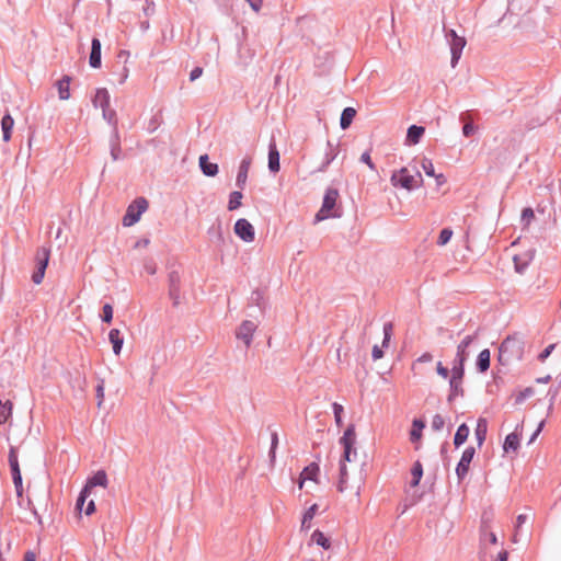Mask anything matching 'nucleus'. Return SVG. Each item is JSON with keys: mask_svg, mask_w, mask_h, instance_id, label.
<instances>
[{"mask_svg": "<svg viewBox=\"0 0 561 561\" xmlns=\"http://www.w3.org/2000/svg\"><path fill=\"white\" fill-rule=\"evenodd\" d=\"M411 474H412V480H411L410 484L412 488H415L419 485V483L423 477V466L419 460L413 463V467L411 469Z\"/></svg>", "mask_w": 561, "mask_h": 561, "instance_id": "obj_35", "label": "nucleus"}, {"mask_svg": "<svg viewBox=\"0 0 561 561\" xmlns=\"http://www.w3.org/2000/svg\"><path fill=\"white\" fill-rule=\"evenodd\" d=\"M390 182L396 187L412 191L421 186L423 179L420 172H416V175H412L407 168H401L392 173Z\"/></svg>", "mask_w": 561, "mask_h": 561, "instance_id": "obj_4", "label": "nucleus"}, {"mask_svg": "<svg viewBox=\"0 0 561 561\" xmlns=\"http://www.w3.org/2000/svg\"><path fill=\"white\" fill-rule=\"evenodd\" d=\"M336 156H337V146L333 145L331 141H328L323 161H322L321 165L317 169V171L324 172L328 169V167L331 164V162L336 158Z\"/></svg>", "mask_w": 561, "mask_h": 561, "instance_id": "obj_19", "label": "nucleus"}, {"mask_svg": "<svg viewBox=\"0 0 561 561\" xmlns=\"http://www.w3.org/2000/svg\"><path fill=\"white\" fill-rule=\"evenodd\" d=\"M445 425L444 417L440 414H435L432 419V428L435 432H439L443 430Z\"/></svg>", "mask_w": 561, "mask_h": 561, "instance_id": "obj_49", "label": "nucleus"}, {"mask_svg": "<svg viewBox=\"0 0 561 561\" xmlns=\"http://www.w3.org/2000/svg\"><path fill=\"white\" fill-rule=\"evenodd\" d=\"M490 357L489 348H484L478 354L476 366L479 373H485L490 368Z\"/></svg>", "mask_w": 561, "mask_h": 561, "instance_id": "obj_24", "label": "nucleus"}, {"mask_svg": "<svg viewBox=\"0 0 561 561\" xmlns=\"http://www.w3.org/2000/svg\"><path fill=\"white\" fill-rule=\"evenodd\" d=\"M277 445H278V435H277V433L274 432L271 437V448H270V458L272 461L275 460V450L277 448Z\"/></svg>", "mask_w": 561, "mask_h": 561, "instance_id": "obj_51", "label": "nucleus"}, {"mask_svg": "<svg viewBox=\"0 0 561 561\" xmlns=\"http://www.w3.org/2000/svg\"><path fill=\"white\" fill-rule=\"evenodd\" d=\"M11 411V403L8 401L3 403L0 400V425L4 424L9 417Z\"/></svg>", "mask_w": 561, "mask_h": 561, "instance_id": "obj_43", "label": "nucleus"}, {"mask_svg": "<svg viewBox=\"0 0 561 561\" xmlns=\"http://www.w3.org/2000/svg\"><path fill=\"white\" fill-rule=\"evenodd\" d=\"M95 391H96V398H98V405L100 407L104 400V381L103 380H101L98 383Z\"/></svg>", "mask_w": 561, "mask_h": 561, "instance_id": "obj_55", "label": "nucleus"}, {"mask_svg": "<svg viewBox=\"0 0 561 561\" xmlns=\"http://www.w3.org/2000/svg\"><path fill=\"white\" fill-rule=\"evenodd\" d=\"M477 339L478 331H476L473 334L466 335L462 339V341L457 346V352L453 360V365L465 367V364L470 356L469 348L477 341Z\"/></svg>", "mask_w": 561, "mask_h": 561, "instance_id": "obj_10", "label": "nucleus"}, {"mask_svg": "<svg viewBox=\"0 0 561 561\" xmlns=\"http://www.w3.org/2000/svg\"><path fill=\"white\" fill-rule=\"evenodd\" d=\"M108 483L107 474L104 470L96 471L92 477L88 478L84 489L91 493V490L95 486L106 488Z\"/></svg>", "mask_w": 561, "mask_h": 561, "instance_id": "obj_16", "label": "nucleus"}, {"mask_svg": "<svg viewBox=\"0 0 561 561\" xmlns=\"http://www.w3.org/2000/svg\"><path fill=\"white\" fill-rule=\"evenodd\" d=\"M144 270L150 274V275H154L157 273V264L156 262L152 260V259H147L145 262H144Z\"/></svg>", "mask_w": 561, "mask_h": 561, "instance_id": "obj_52", "label": "nucleus"}, {"mask_svg": "<svg viewBox=\"0 0 561 561\" xmlns=\"http://www.w3.org/2000/svg\"><path fill=\"white\" fill-rule=\"evenodd\" d=\"M318 510L317 504H312L304 514L302 520H301V528L302 529H309L310 528V522L314 517V514Z\"/></svg>", "mask_w": 561, "mask_h": 561, "instance_id": "obj_37", "label": "nucleus"}, {"mask_svg": "<svg viewBox=\"0 0 561 561\" xmlns=\"http://www.w3.org/2000/svg\"><path fill=\"white\" fill-rule=\"evenodd\" d=\"M383 340H382V345L381 347L382 348H387L389 346V343H390V340H391V336H392V332H393V324L392 322H386L383 324Z\"/></svg>", "mask_w": 561, "mask_h": 561, "instance_id": "obj_40", "label": "nucleus"}, {"mask_svg": "<svg viewBox=\"0 0 561 561\" xmlns=\"http://www.w3.org/2000/svg\"><path fill=\"white\" fill-rule=\"evenodd\" d=\"M121 147V136L118 131V127L112 128V133L110 136V149L111 148H119Z\"/></svg>", "mask_w": 561, "mask_h": 561, "instance_id": "obj_47", "label": "nucleus"}, {"mask_svg": "<svg viewBox=\"0 0 561 561\" xmlns=\"http://www.w3.org/2000/svg\"><path fill=\"white\" fill-rule=\"evenodd\" d=\"M356 443V433H355V425L350 424L346 430L344 431L343 436L340 438V444L342 445L344 453H343V460L340 465V479L337 482V491L343 493L347 489V468L344 461L351 462L353 460V457L355 458L357 453L354 448Z\"/></svg>", "mask_w": 561, "mask_h": 561, "instance_id": "obj_1", "label": "nucleus"}, {"mask_svg": "<svg viewBox=\"0 0 561 561\" xmlns=\"http://www.w3.org/2000/svg\"><path fill=\"white\" fill-rule=\"evenodd\" d=\"M111 157L113 161H117L122 158V148H111L110 149Z\"/></svg>", "mask_w": 561, "mask_h": 561, "instance_id": "obj_64", "label": "nucleus"}, {"mask_svg": "<svg viewBox=\"0 0 561 561\" xmlns=\"http://www.w3.org/2000/svg\"><path fill=\"white\" fill-rule=\"evenodd\" d=\"M554 346H556L554 344H550V345H548V346H547V347H546V348H545V350L539 354V356H538L539 360H540V362L546 360V359L550 356V354L552 353V351L554 350Z\"/></svg>", "mask_w": 561, "mask_h": 561, "instance_id": "obj_57", "label": "nucleus"}, {"mask_svg": "<svg viewBox=\"0 0 561 561\" xmlns=\"http://www.w3.org/2000/svg\"><path fill=\"white\" fill-rule=\"evenodd\" d=\"M279 169V151L277 149L275 139L272 138L268 144V170L272 173H277Z\"/></svg>", "mask_w": 561, "mask_h": 561, "instance_id": "obj_15", "label": "nucleus"}, {"mask_svg": "<svg viewBox=\"0 0 561 561\" xmlns=\"http://www.w3.org/2000/svg\"><path fill=\"white\" fill-rule=\"evenodd\" d=\"M319 471H320L319 466L316 462H311L310 465L305 467V469L302 470V472L300 474L301 480H300L299 486L302 488V484L306 480L316 481V478H317Z\"/></svg>", "mask_w": 561, "mask_h": 561, "instance_id": "obj_23", "label": "nucleus"}, {"mask_svg": "<svg viewBox=\"0 0 561 561\" xmlns=\"http://www.w3.org/2000/svg\"><path fill=\"white\" fill-rule=\"evenodd\" d=\"M474 131L476 126L471 122L466 123L462 127V134L465 137H470L471 135H473Z\"/></svg>", "mask_w": 561, "mask_h": 561, "instance_id": "obj_59", "label": "nucleus"}, {"mask_svg": "<svg viewBox=\"0 0 561 561\" xmlns=\"http://www.w3.org/2000/svg\"><path fill=\"white\" fill-rule=\"evenodd\" d=\"M234 233L244 242H252L255 237L254 227L245 218H240L236 221Z\"/></svg>", "mask_w": 561, "mask_h": 561, "instance_id": "obj_14", "label": "nucleus"}, {"mask_svg": "<svg viewBox=\"0 0 561 561\" xmlns=\"http://www.w3.org/2000/svg\"><path fill=\"white\" fill-rule=\"evenodd\" d=\"M453 237V230L449 228H444L438 236L437 244L438 245H445L449 242V240Z\"/></svg>", "mask_w": 561, "mask_h": 561, "instance_id": "obj_45", "label": "nucleus"}, {"mask_svg": "<svg viewBox=\"0 0 561 561\" xmlns=\"http://www.w3.org/2000/svg\"><path fill=\"white\" fill-rule=\"evenodd\" d=\"M70 78L65 76L57 82L58 96L60 100H68L70 98Z\"/></svg>", "mask_w": 561, "mask_h": 561, "instance_id": "obj_31", "label": "nucleus"}, {"mask_svg": "<svg viewBox=\"0 0 561 561\" xmlns=\"http://www.w3.org/2000/svg\"><path fill=\"white\" fill-rule=\"evenodd\" d=\"M169 297L172 305L178 307L181 304V274L173 270L168 274Z\"/></svg>", "mask_w": 561, "mask_h": 561, "instance_id": "obj_11", "label": "nucleus"}, {"mask_svg": "<svg viewBox=\"0 0 561 561\" xmlns=\"http://www.w3.org/2000/svg\"><path fill=\"white\" fill-rule=\"evenodd\" d=\"M102 321L110 323L113 320V307L110 304L103 306Z\"/></svg>", "mask_w": 561, "mask_h": 561, "instance_id": "obj_50", "label": "nucleus"}, {"mask_svg": "<svg viewBox=\"0 0 561 561\" xmlns=\"http://www.w3.org/2000/svg\"><path fill=\"white\" fill-rule=\"evenodd\" d=\"M148 202L145 197H137L128 207L123 217L125 227L134 226L139 221L141 215L147 210Z\"/></svg>", "mask_w": 561, "mask_h": 561, "instance_id": "obj_8", "label": "nucleus"}, {"mask_svg": "<svg viewBox=\"0 0 561 561\" xmlns=\"http://www.w3.org/2000/svg\"><path fill=\"white\" fill-rule=\"evenodd\" d=\"M488 433V421L483 417L478 419L477 426L474 430V435L478 442V446H482L485 440Z\"/></svg>", "mask_w": 561, "mask_h": 561, "instance_id": "obj_27", "label": "nucleus"}, {"mask_svg": "<svg viewBox=\"0 0 561 561\" xmlns=\"http://www.w3.org/2000/svg\"><path fill=\"white\" fill-rule=\"evenodd\" d=\"M436 371H437V374H438L442 378H444V379L448 378V376H449V370H448V368H447V367H445V366L442 364V362H438V363H437V365H436Z\"/></svg>", "mask_w": 561, "mask_h": 561, "instance_id": "obj_60", "label": "nucleus"}, {"mask_svg": "<svg viewBox=\"0 0 561 561\" xmlns=\"http://www.w3.org/2000/svg\"><path fill=\"white\" fill-rule=\"evenodd\" d=\"M90 494L91 493L88 491V489L83 488L81 490V492H80V494H79V496L77 499V503H76L77 510H79V511L83 510V505H84L87 499L90 496Z\"/></svg>", "mask_w": 561, "mask_h": 561, "instance_id": "obj_48", "label": "nucleus"}, {"mask_svg": "<svg viewBox=\"0 0 561 561\" xmlns=\"http://www.w3.org/2000/svg\"><path fill=\"white\" fill-rule=\"evenodd\" d=\"M251 302L257 306L260 309L264 308V294L260 289H254L251 294Z\"/></svg>", "mask_w": 561, "mask_h": 561, "instance_id": "obj_42", "label": "nucleus"}, {"mask_svg": "<svg viewBox=\"0 0 561 561\" xmlns=\"http://www.w3.org/2000/svg\"><path fill=\"white\" fill-rule=\"evenodd\" d=\"M110 100L108 91L105 88H99L92 103L94 107H101L103 110L110 107Z\"/></svg>", "mask_w": 561, "mask_h": 561, "instance_id": "obj_20", "label": "nucleus"}, {"mask_svg": "<svg viewBox=\"0 0 561 561\" xmlns=\"http://www.w3.org/2000/svg\"><path fill=\"white\" fill-rule=\"evenodd\" d=\"M242 193L240 191H233L229 195L228 209L234 210L241 206Z\"/></svg>", "mask_w": 561, "mask_h": 561, "instance_id": "obj_38", "label": "nucleus"}, {"mask_svg": "<svg viewBox=\"0 0 561 561\" xmlns=\"http://www.w3.org/2000/svg\"><path fill=\"white\" fill-rule=\"evenodd\" d=\"M203 75V69L201 67H195L190 73V80L195 81Z\"/></svg>", "mask_w": 561, "mask_h": 561, "instance_id": "obj_63", "label": "nucleus"}, {"mask_svg": "<svg viewBox=\"0 0 561 561\" xmlns=\"http://www.w3.org/2000/svg\"><path fill=\"white\" fill-rule=\"evenodd\" d=\"M451 376L449 378V394L448 402H453L458 397H463L465 390L462 388V380L465 376V367L453 365Z\"/></svg>", "mask_w": 561, "mask_h": 561, "instance_id": "obj_7", "label": "nucleus"}, {"mask_svg": "<svg viewBox=\"0 0 561 561\" xmlns=\"http://www.w3.org/2000/svg\"><path fill=\"white\" fill-rule=\"evenodd\" d=\"M356 115V110L354 107H345L342 111L341 117H340V126L342 129H347L354 117Z\"/></svg>", "mask_w": 561, "mask_h": 561, "instance_id": "obj_30", "label": "nucleus"}, {"mask_svg": "<svg viewBox=\"0 0 561 561\" xmlns=\"http://www.w3.org/2000/svg\"><path fill=\"white\" fill-rule=\"evenodd\" d=\"M312 542L328 550L331 548L330 539L319 529H316L311 535Z\"/></svg>", "mask_w": 561, "mask_h": 561, "instance_id": "obj_34", "label": "nucleus"}, {"mask_svg": "<svg viewBox=\"0 0 561 561\" xmlns=\"http://www.w3.org/2000/svg\"><path fill=\"white\" fill-rule=\"evenodd\" d=\"M469 427L466 423H462L458 426L456 434L454 436V445L456 448L460 447L462 444L466 443L468 436H469Z\"/></svg>", "mask_w": 561, "mask_h": 561, "instance_id": "obj_28", "label": "nucleus"}, {"mask_svg": "<svg viewBox=\"0 0 561 561\" xmlns=\"http://www.w3.org/2000/svg\"><path fill=\"white\" fill-rule=\"evenodd\" d=\"M360 161L365 164L368 165V168L373 171L376 170V165L375 163L371 161V158H370V154L368 151H365L364 153H362L360 156Z\"/></svg>", "mask_w": 561, "mask_h": 561, "instance_id": "obj_56", "label": "nucleus"}, {"mask_svg": "<svg viewBox=\"0 0 561 561\" xmlns=\"http://www.w3.org/2000/svg\"><path fill=\"white\" fill-rule=\"evenodd\" d=\"M254 56H255L254 50L252 48H250L249 46L241 45L239 47V58L241 60H244L245 64L248 61L252 60Z\"/></svg>", "mask_w": 561, "mask_h": 561, "instance_id": "obj_41", "label": "nucleus"}, {"mask_svg": "<svg viewBox=\"0 0 561 561\" xmlns=\"http://www.w3.org/2000/svg\"><path fill=\"white\" fill-rule=\"evenodd\" d=\"M101 49L102 45L99 38L93 37L91 42V53L89 57V65L92 68H100L101 67Z\"/></svg>", "mask_w": 561, "mask_h": 561, "instance_id": "obj_18", "label": "nucleus"}, {"mask_svg": "<svg viewBox=\"0 0 561 561\" xmlns=\"http://www.w3.org/2000/svg\"><path fill=\"white\" fill-rule=\"evenodd\" d=\"M533 394L531 388H526L525 390L520 391L516 397V403H522L526 398L530 397Z\"/></svg>", "mask_w": 561, "mask_h": 561, "instance_id": "obj_58", "label": "nucleus"}, {"mask_svg": "<svg viewBox=\"0 0 561 561\" xmlns=\"http://www.w3.org/2000/svg\"><path fill=\"white\" fill-rule=\"evenodd\" d=\"M332 409H333L335 424L340 427L343 424V421H342V414L344 411L343 405L337 402H334L332 404Z\"/></svg>", "mask_w": 561, "mask_h": 561, "instance_id": "obj_44", "label": "nucleus"}, {"mask_svg": "<svg viewBox=\"0 0 561 561\" xmlns=\"http://www.w3.org/2000/svg\"><path fill=\"white\" fill-rule=\"evenodd\" d=\"M337 198L339 191L336 188L328 187L325 190L322 206L314 217L317 222L328 218H340L342 216V211L339 208H335Z\"/></svg>", "mask_w": 561, "mask_h": 561, "instance_id": "obj_2", "label": "nucleus"}, {"mask_svg": "<svg viewBox=\"0 0 561 561\" xmlns=\"http://www.w3.org/2000/svg\"><path fill=\"white\" fill-rule=\"evenodd\" d=\"M251 9L255 12H259L262 8L263 0H245Z\"/></svg>", "mask_w": 561, "mask_h": 561, "instance_id": "obj_62", "label": "nucleus"}, {"mask_svg": "<svg viewBox=\"0 0 561 561\" xmlns=\"http://www.w3.org/2000/svg\"><path fill=\"white\" fill-rule=\"evenodd\" d=\"M425 133V128L422 127V126H417V125H411L409 128H408V133H407V141L412 144V145H416L420 142L422 136L424 135Z\"/></svg>", "mask_w": 561, "mask_h": 561, "instance_id": "obj_25", "label": "nucleus"}, {"mask_svg": "<svg viewBox=\"0 0 561 561\" xmlns=\"http://www.w3.org/2000/svg\"><path fill=\"white\" fill-rule=\"evenodd\" d=\"M199 168L206 176H215L218 173V164L209 162L207 154L199 157Z\"/></svg>", "mask_w": 561, "mask_h": 561, "instance_id": "obj_22", "label": "nucleus"}, {"mask_svg": "<svg viewBox=\"0 0 561 561\" xmlns=\"http://www.w3.org/2000/svg\"><path fill=\"white\" fill-rule=\"evenodd\" d=\"M50 257V248L49 247H41L37 249L34 261H35V271L32 274V282L35 285H39L43 282L45 276V271L47 268L48 262Z\"/></svg>", "mask_w": 561, "mask_h": 561, "instance_id": "obj_6", "label": "nucleus"}, {"mask_svg": "<svg viewBox=\"0 0 561 561\" xmlns=\"http://www.w3.org/2000/svg\"><path fill=\"white\" fill-rule=\"evenodd\" d=\"M523 352V342L516 336H507L500 345L499 362L507 365L513 359H520Z\"/></svg>", "mask_w": 561, "mask_h": 561, "instance_id": "obj_3", "label": "nucleus"}, {"mask_svg": "<svg viewBox=\"0 0 561 561\" xmlns=\"http://www.w3.org/2000/svg\"><path fill=\"white\" fill-rule=\"evenodd\" d=\"M480 540L481 542L489 541L490 543L495 545L497 542V537L486 525H482L480 529Z\"/></svg>", "mask_w": 561, "mask_h": 561, "instance_id": "obj_36", "label": "nucleus"}, {"mask_svg": "<svg viewBox=\"0 0 561 561\" xmlns=\"http://www.w3.org/2000/svg\"><path fill=\"white\" fill-rule=\"evenodd\" d=\"M207 234L213 241L217 242L218 244L225 243V237L220 221H216L215 224H213L209 227Z\"/></svg>", "mask_w": 561, "mask_h": 561, "instance_id": "obj_26", "label": "nucleus"}, {"mask_svg": "<svg viewBox=\"0 0 561 561\" xmlns=\"http://www.w3.org/2000/svg\"><path fill=\"white\" fill-rule=\"evenodd\" d=\"M445 38L451 54L450 65L455 68L461 57L467 41L463 36H459L455 30H445Z\"/></svg>", "mask_w": 561, "mask_h": 561, "instance_id": "obj_5", "label": "nucleus"}, {"mask_svg": "<svg viewBox=\"0 0 561 561\" xmlns=\"http://www.w3.org/2000/svg\"><path fill=\"white\" fill-rule=\"evenodd\" d=\"M9 465L11 469L12 480L15 488L16 496L19 499L23 495V480L22 474L20 470L19 459H18V451L16 448L11 446L9 450Z\"/></svg>", "mask_w": 561, "mask_h": 561, "instance_id": "obj_9", "label": "nucleus"}, {"mask_svg": "<svg viewBox=\"0 0 561 561\" xmlns=\"http://www.w3.org/2000/svg\"><path fill=\"white\" fill-rule=\"evenodd\" d=\"M476 449L472 446L467 447L461 455V458L456 467V476L458 481L461 482L467 477L469 472L470 463L474 457Z\"/></svg>", "mask_w": 561, "mask_h": 561, "instance_id": "obj_12", "label": "nucleus"}, {"mask_svg": "<svg viewBox=\"0 0 561 561\" xmlns=\"http://www.w3.org/2000/svg\"><path fill=\"white\" fill-rule=\"evenodd\" d=\"M527 515L526 514H519L516 518V526H515V535H514V541L516 542L517 541V535H518V531H519V528L522 527L523 524L526 523L527 520Z\"/></svg>", "mask_w": 561, "mask_h": 561, "instance_id": "obj_53", "label": "nucleus"}, {"mask_svg": "<svg viewBox=\"0 0 561 561\" xmlns=\"http://www.w3.org/2000/svg\"><path fill=\"white\" fill-rule=\"evenodd\" d=\"M13 126H14V119L12 118V116L9 113L3 115L2 119H1V129H2V135H3L4 141L10 140Z\"/></svg>", "mask_w": 561, "mask_h": 561, "instance_id": "obj_29", "label": "nucleus"}, {"mask_svg": "<svg viewBox=\"0 0 561 561\" xmlns=\"http://www.w3.org/2000/svg\"><path fill=\"white\" fill-rule=\"evenodd\" d=\"M108 340L113 345L115 355H119L124 344V337L118 329H112L108 333Z\"/></svg>", "mask_w": 561, "mask_h": 561, "instance_id": "obj_21", "label": "nucleus"}, {"mask_svg": "<svg viewBox=\"0 0 561 561\" xmlns=\"http://www.w3.org/2000/svg\"><path fill=\"white\" fill-rule=\"evenodd\" d=\"M519 447V436L516 433H511L505 437L503 449L505 453L516 451Z\"/></svg>", "mask_w": 561, "mask_h": 561, "instance_id": "obj_33", "label": "nucleus"}, {"mask_svg": "<svg viewBox=\"0 0 561 561\" xmlns=\"http://www.w3.org/2000/svg\"><path fill=\"white\" fill-rule=\"evenodd\" d=\"M424 427H425V423L422 420H420V419L413 420L412 428L410 432V440L412 443L419 442L421 439L422 431Z\"/></svg>", "mask_w": 561, "mask_h": 561, "instance_id": "obj_32", "label": "nucleus"}, {"mask_svg": "<svg viewBox=\"0 0 561 561\" xmlns=\"http://www.w3.org/2000/svg\"><path fill=\"white\" fill-rule=\"evenodd\" d=\"M421 167L424 171V173L427 175V176H434L436 173H435V168H434V164L432 162L431 159L428 158H423L422 162H421Z\"/></svg>", "mask_w": 561, "mask_h": 561, "instance_id": "obj_46", "label": "nucleus"}, {"mask_svg": "<svg viewBox=\"0 0 561 561\" xmlns=\"http://www.w3.org/2000/svg\"><path fill=\"white\" fill-rule=\"evenodd\" d=\"M251 162H252V160L250 157L243 158L240 162L237 179H236V185L241 190L244 188V186H245V183L248 180V172L250 170Z\"/></svg>", "mask_w": 561, "mask_h": 561, "instance_id": "obj_17", "label": "nucleus"}, {"mask_svg": "<svg viewBox=\"0 0 561 561\" xmlns=\"http://www.w3.org/2000/svg\"><path fill=\"white\" fill-rule=\"evenodd\" d=\"M371 357L374 360L380 359L383 357V351L382 347H379L378 345H375L371 351Z\"/></svg>", "mask_w": 561, "mask_h": 561, "instance_id": "obj_61", "label": "nucleus"}, {"mask_svg": "<svg viewBox=\"0 0 561 561\" xmlns=\"http://www.w3.org/2000/svg\"><path fill=\"white\" fill-rule=\"evenodd\" d=\"M534 216V210L530 207H526L522 211V221L525 222L526 225H529Z\"/></svg>", "mask_w": 561, "mask_h": 561, "instance_id": "obj_54", "label": "nucleus"}, {"mask_svg": "<svg viewBox=\"0 0 561 561\" xmlns=\"http://www.w3.org/2000/svg\"><path fill=\"white\" fill-rule=\"evenodd\" d=\"M257 329V324L251 320H244L241 322V324L238 327L236 331L237 339L241 340L245 347H250L253 334Z\"/></svg>", "mask_w": 561, "mask_h": 561, "instance_id": "obj_13", "label": "nucleus"}, {"mask_svg": "<svg viewBox=\"0 0 561 561\" xmlns=\"http://www.w3.org/2000/svg\"><path fill=\"white\" fill-rule=\"evenodd\" d=\"M102 116L112 126V128L118 127L116 112L111 108V106L102 110Z\"/></svg>", "mask_w": 561, "mask_h": 561, "instance_id": "obj_39", "label": "nucleus"}]
</instances>
